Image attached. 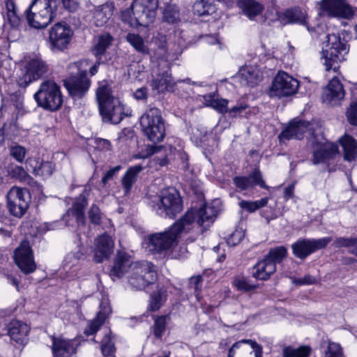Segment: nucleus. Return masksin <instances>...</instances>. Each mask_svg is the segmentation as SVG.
<instances>
[{
  "mask_svg": "<svg viewBox=\"0 0 357 357\" xmlns=\"http://www.w3.org/2000/svg\"><path fill=\"white\" fill-rule=\"evenodd\" d=\"M63 6L70 11L75 10L78 4V0H61Z\"/></svg>",
  "mask_w": 357,
  "mask_h": 357,
  "instance_id": "64",
  "label": "nucleus"
},
{
  "mask_svg": "<svg viewBox=\"0 0 357 357\" xmlns=\"http://www.w3.org/2000/svg\"><path fill=\"white\" fill-rule=\"evenodd\" d=\"M26 164L28 169L36 176L45 178L50 176L54 171V164L50 161H43L39 158H29Z\"/></svg>",
  "mask_w": 357,
  "mask_h": 357,
  "instance_id": "23",
  "label": "nucleus"
},
{
  "mask_svg": "<svg viewBox=\"0 0 357 357\" xmlns=\"http://www.w3.org/2000/svg\"><path fill=\"white\" fill-rule=\"evenodd\" d=\"M121 21L128 24L130 27H137V17L136 15L135 9L134 8V2L129 7L121 12L120 15Z\"/></svg>",
  "mask_w": 357,
  "mask_h": 357,
  "instance_id": "44",
  "label": "nucleus"
},
{
  "mask_svg": "<svg viewBox=\"0 0 357 357\" xmlns=\"http://www.w3.org/2000/svg\"><path fill=\"white\" fill-rule=\"evenodd\" d=\"M25 70L31 75L33 79L38 80L47 73L49 66L40 56H34L27 61Z\"/></svg>",
  "mask_w": 357,
  "mask_h": 357,
  "instance_id": "30",
  "label": "nucleus"
},
{
  "mask_svg": "<svg viewBox=\"0 0 357 357\" xmlns=\"http://www.w3.org/2000/svg\"><path fill=\"white\" fill-rule=\"evenodd\" d=\"M127 42L139 53L149 54L150 52L145 45L144 39L138 34L129 33L126 36Z\"/></svg>",
  "mask_w": 357,
  "mask_h": 357,
  "instance_id": "41",
  "label": "nucleus"
},
{
  "mask_svg": "<svg viewBox=\"0 0 357 357\" xmlns=\"http://www.w3.org/2000/svg\"><path fill=\"white\" fill-rule=\"evenodd\" d=\"M281 20L284 23L305 24V15L299 8H292L286 10L281 16Z\"/></svg>",
  "mask_w": 357,
  "mask_h": 357,
  "instance_id": "39",
  "label": "nucleus"
},
{
  "mask_svg": "<svg viewBox=\"0 0 357 357\" xmlns=\"http://www.w3.org/2000/svg\"><path fill=\"white\" fill-rule=\"evenodd\" d=\"M233 284L234 287L240 291H248L255 289V286L254 284H250L248 280L243 278H235Z\"/></svg>",
  "mask_w": 357,
  "mask_h": 357,
  "instance_id": "56",
  "label": "nucleus"
},
{
  "mask_svg": "<svg viewBox=\"0 0 357 357\" xmlns=\"http://www.w3.org/2000/svg\"><path fill=\"white\" fill-rule=\"evenodd\" d=\"M112 41L113 37L109 33H103L94 38L91 52L98 60L101 59Z\"/></svg>",
  "mask_w": 357,
  "mask_h": 357,
  "instance_id": "32",
  "label": "nucleus"
},
{
  "mask_svg": "<svg viewBox=\"0 0 357 357\" xmlns=\"http://www.w3.org/2000/svg\"><path fill=\"white\" fill-rule=\"evenodd\" d=\"M276 271V267L273 261L266 257L261 261H258L252 270V275L257 279L266 280L270 278Z\"/></svg>",
  "mask_w": 357,
  "mask_h": 357,
  "instance_id": "29",
  "label": "nucleus"
},
{
  "mask_svg": "<svg viewBox=\"0 0 357 357\" xmlns=\"http://www.w3.org/2000/svg\"><path fill=\"white\" fill-rule=\"evenodd\" d=\"M216 215L215 208L206 204L199 209L188 211L169 229L149 235L144 239L146 249L152 253L165 254L177 245L180 235L188 232L193 223L202 227V231H204L213 223Z\"/></svg>",
  "mask_w": 357,
  "mask_h": 357,
  "instance_id": "1",
  "label": "nucleus"
},
{
  "mask_svg": "<svg viewBox=\"0 0 357 357\" xmlns=\"http://www.w3.org/2000/svg\"><path fill=\"white\" fill-rule=\"evenodd\" d=\"M56 10V0H33L26 10V17L32 27L44 29L52 21Z\"/></svg>",
  "mask_w": 357,
  "mask_h": 357,
  "instance_id": "3",
  "label": "nucleus"
},
{
  "mask_svg": "<svg viewBox=\"0 0 357 357\" xmlns=\"http://www.w3.org/2000/svg\"><path fill=\"white\" fill-rule=\"evenodd\" d=\"M312 135L310 142L314 147L316 145L318 146L317 149L313 151L312 163L314 165L327 162L338 153L337 144L328 142H317L314 133H312Z\"/></svg>",
  "mask_w": 357,
  "mask_h": 357,
  "instance_id": "16",
  "label": "nucleus"
},
{
  "mask_svg": "<svg viewBox=\"0 0 357 357\" xmlns=\"http://www.w3.org/2000/svg\"><path fill=\"white\" fill-rule=\"evenodd\" d=\"M238 77L242 85L253 87L261 82L262 73L256 66L246 65L239 70Z\"/></svg>",
  "mask_w": 357,
  "mask_h": 357,
  "instance_id": "24",
  "label": "nucleus"
},
{
  "mask_svg": "<svg viewBox=\"0 0 357 357\" xmlns=\"http://www.w3.org/2000/svg\"><path fill=\"white\" fill-rule=\"evenodd\" d=\"M189 79L183 80H178L175 82L173 80L172 75L169 72V67L167 64L164 69L158 70V73L152 80L151 86L158 93H163L165 91H174L177 83L180 82H190Z\"/></svg>",
  "mask_w": 357,
  "mask_h": 357,
  "instance_id": "17",
  "label": "nucleus"
},
{
  "mask_svg": "<svg viewBox=\"0 0 357 357\" xmlns=\"http://www.w3.org/2000/svg\"><path fill=\"white\" fill-rule=\"evenodd\" d=\"M34 99L39 107L50 111L59 109L63 103L59 86L54 81L47 80L41 83Z\"/></svg>",
  "mask_w": 357,
  "mask_h": 357,
  "instance_id": "6",
  "label": "nucleus"
},
{
  "mask_svg": "<svg viewBox=\"0 0 357 357\" xmlns=\"http://www.w3.org/2000/svg\"><path fill=\"white\" fill-rule=\"evenodd\" d=\"M207 106L213 107L219 113L225 114L228 112V100L223 98H215L214 95L208 94L204 96Z\"/></svg>",
  "mask_w": 357,
  "mask_h": 357,
  "instance_id": "42",
  "label": "nucleus"
},
{
  "mask_svg": "<svg viewBox=\"0 0 357 357\" xmlns=\"http://www.w3.org/2000/svg\"><path fill=\"white\" fill-rule=\"evenodd\" d=\"M215 10V0H197L192 6L194 15L199 17L212 15Z\"/></svg>",
  "mask_w": 357,
  "mask_h": 357,
  "instance_id": "37",
  "label": "nucleus"
},
{
  "mask_svg": "<svg viewBox=\"0 0 357 357\" xmlns=\"http://www.w3.org/2000/svg\"><path fill=\"white\" fill-rule=\"evenodd\" d=\"M298 82L284 72L279 73L273 79L270 96L281 98L294 94L298 89Z\"/></svg>",
  "mask_w": 357,
  "mask_h": 357,
  "instance_id": "12",
  "label": "nucleus"
},
{
  "mask_svg": "<svg viewBox=\"0 0 357 357\" xmlns=\"http://www.w3.org/2000/svg\"><path fill=\"white\" fill-rule=\"evenodd\" d=\"M293 282L296 285L312 284L316 282V278L310 275H307L303 278L294 279Z\"/></svg>",
  "mask_w": 357,
  "mask_h": 357,
  "instance_id": "60",
  "label": "nucleus"
},
{
  "mask_svg": "<svg viewBox=\"0 0 357 357\" xmlns=\"http://www.w3.org/2000/svg\"><path fill=\"white\" fill-rule=\"evenodd\" d=\"M167 296V290L164 287H158L150 294L148 310L153 312L158 310L165 303Z\"/></svg>",
  "mask_w": 357,
  "mask_h": 357,
  "instance_id": "36",
  "label": "nucleus"
},
{
  "mask_svg": "<svg viewBox=\"0 0 357 357\" xmlns=\"http://www.w3.org/2000/svg\"><path fill=\"white\" fill-rule=\"evenodd\" d=\"M14 259L16 264L24 273L29 274L35 271L36 265L28 241L21 243L15 249Z\"/></svg>",
  "mask_w": 357,
  "mask_h": 357,
  "instance_id": "15",
  "label": "nucleus"
},
{
  "mask_svg": "<svg viewBox=\"0 0 357 357\" xmlns=\"http://www.w3.org/2000/svg\"><path fill=\"white\" fill-rule=\"evenodd\" d=\"M98 109L102 121L113 124L119 123L124 116H128L124 105L112 95L111 89L106 83H101L96 90Z\"/></svg>",
  "mask_w": 357,
  "mask_h": 357,
  "instance_id": "2",
  "label": "nucleus"
},
{
  "mask_svg": "<svg viewBox=\"0 0 357 357\" xmlns=\"http://www.w3.org/2000/svg\"><path fill=\"white\" fill-rule=\"evenodd\" d=\"M157 280L154 265L149 261L135 263L128 277V284L133 290H144Z\"/></svg>",
  "mask_w": 357,
  "mask_h": 357,
  "instance_id": "8",
  "label": "nucleus"
},
{
  "mask_svg": "<svg viewBox=\"0 0 357 357\" xmlns=\"http://www.w3.org/2000/svg\"><path fill=\"white\" fill-rule=\"evenodd\" d=\"M9 151L10 155L19 162H22L24 160L26 153V149L16 143L10 146Z\"/></svg>",
  "mask_w": 357,
  "mask_h": 357,
  "instance_id": "51",
  "label": "nucleus"
},
{
  "mask_svg": "<svg viewBox=\"0 0 357 357\" xmlns=\"http://www.w3.org/2000/svg\"><path fill=\"white\" fill-rule=\"evenodd\" d=\"M113 3H105L96 7L93 12V23L97 26L105 25L113 15Z\"/></svg>",
  "mask_w": 357,
  "mask_h": 357,
  "instance_id": "33",
  "label": "nucleus"
},
{
  "mask_svg": "<svg viewBox=\"0 0 357 357\" xmlns=\"http://www.w3.org/2000/svg\"><path fill=\"white\" fill-rule=\"evenodd\" d=\"M94 245L93 260L96 263H101L112 253L114 243L111 236L104 234L96 238Z\"/></svg>",
  "mask_w": 357,
  "mask_h": 357,
  "instance_id": "19",
  "label": "nucleus"
},
{
  "mask_svg": "<svg viewBox=\"0 0 357 357\" xmlns=\"http://www.w3.org/2000/svg\"><path fill=\"white\" fill-rule=\"evenodd\" d=\"M141 165H135L130 167L121 179V183L125 194H128L132 187L133 183L136 181L138 174L142 170Z\"/></svg>",
  "mask_w": 357,
  "mask_h": 357,
  "instance_id": "38",
  "label": "nucleus"
},
{
  "mask_svg": "<svg viewBox=\"0 0 357 357\" xmlns=\"http://www.w3.org/2000/svg\"><path fill=\"white\" fill-rule=\"evenodd\" d=\"M132 259L125 252L118 251L111 269V275L118 278L123 277L131 268Z\"/></svg>",
  "mask_w": 357,
  "mask_h": 357,
  "instance_id": "26",
  "label": "nucleus"
},
{
  "mask_svg": "<svg viewBox=\"0 0 357 357\" xmlns=\"http://www.w3.org/2000/svg\"><path fill=\"white\" fill-rule=\"evenodd\" d=\"M325 47H323L321 59H324L326 70L339 69V62L344 59V56L348 52L346 43L341 40L340 37L335 34H328Z\"/></svg>",
  "mask_w": 357,
  "mask_h": 357,
  "instance_id": "5",
  "label": "nucleus"
},
{
  "mask_svg": "<svg viewBox=\"0 0 357 357\" xmlns=\"http://www.w3.org/2000/svg\"><path fill=\"white\" fill-rule=\"evenodd\" d=\"M233 181L235 185L241 190H247L255 185H259L261 188H267L259 169H255L249 176H235Z\"/></svg>",
  "mask_w": 357,
  "mask_h": 357,
  "instance_id": "25",
  "label": "nucleus"
},
{
  "mask_svg": "<svg viewBox=\"0 0 357 357\" xmlns=\"http://www.w3.org/2000/svg\"><path fill=\"white\" fill-rule=\"evenodd\" d=\"M238 6L250 20H253L264 10L263 6L255 0H239Z\"/></svg>",
  "mask_w": 357,
  "mask_h": 357,
  "instance_id": "34",
  "label": "nucleus"
},
{
  "mask_svg": "<svg viewBox=\"0 0 357 357\" xmlns=\"http://www.w3.org/2000/svg\"><path fill=\"white\" fill-rule=\"evenodd\" d=\"M140 126L144 136L151 142H160L165 135V123L160 111L156 107L149 108L140 118Z\"/></svg>",
  "mask_w": 357,
  "mask_h": 357,
  "instance_id": "4",
  "label": "nucleus"
},
{
  "mask_svg": "<svg viewBox=\"0 0 357 357\" xmlns=\"http://www.w3.org/2000/svg\"><path fill=\"white\" fill-rule=\"evenodd\" d=\"M287 253V249L284 246H279L271 249L268 254L265 257L273 261L276 267V264L280 263L286 257Z\"/></svg>",
  "mask_w": 357,
  "mask_h": 357,
  "instance_id": "47",
  "label": "nucleus"
},
{
  "mask_svg": "<svg viewBox=\"0 0 357 357\" xmlns=\"http://www.w3.org/2000/svg\"><path fill=\"white\" fill-rule=\"evenodd\" d=\"M87 204L86 197L83 195H80L73 204L72 208L68 209L66 213L63 216V219L66 222V225H73V222H71L73 218L75 219L78 225H85L84 210Z\"/></svg>",
  "mask_w": 357,
  "mask_h": 357,
  "instance_id": "20",
  "label": "nucleus"
},
{
  "mask_svg": "<svg viewBox=\"0 0 357 357\" xmlns=\"http://www.w3.org/2000/svg\"><path fill=\"white\" fill-rule=\"evenodd\" d=\"M158 0H135L134 8L137 17V24L148 26L156 16Z\"/></svg>",
  "mask_w": 357,
  "mask_h": 357,
  "instance_id": "14",
  "label": "nucleus"
},
{
  "mask_svg": "<svg viewBox=\"0 0 357 357\" xmlns=\"http://www.w3.org/2000/svg\"><path fill=\"white\" fill-rule=\"evenodd\" d=\"M82 255L83 254L80 251L68 253L63 261L64 266H68L70 264H72L71 266H73L77 262Z\"/></svg>",
  "mask_w": 357,
  "mask_h": 357,
  "instance_id": "58",
  "label": "nucleus"
},
{
  "mask_svg": "<svg viewBox=\"0 0 357 357\" xmlns=\"http://www.w3.org/2000/svg\"><path fill=\"white\" fill-rule=\"evenodd\" d=\"M340 143L343 148L344 160H355L357 158V141L350 135H345L340 139Z\"/></svg>",
  "mask_w": 357,
  "mask_h": 357,
  "instance_id": "35",
  "label": "nucleus"
},
{
  "mask_svg": "<svg viewBox=\"0 0 357 357\" xmlns=\"http://www.w3.org/2000/svg\"><path fill=\"white\" fill-rule=\"evenodd\" d=\"M248 343L253 349L255 357H262L263 351L262 347L260 344H259L258 343L253 340H249L248 341Z\"/></svg>",
  "mask_w": 357,
  "mask_h": 357,
  "instance_id": "62",
  "label": "nucleus"
},
{
  "mask_svg": "<svg viewBox=\"0 0 357 357\" xmlns=\"http://www.w3.org/2000/svg\"><path fill=\"white\" fill-rule=\"evenodd\" d=\"M162 21L169 24H176L180 21V11L174 3L165 5L162 10Z\"/></svg>",
  "mask_w": 357,
  "mask_h": 357,
  "instance_id": "40",
  "label": "nucleus"
},
{
  "mask_svg": "<svg viewBox=\"0 0 357 357\" xmlns=\"http://www.w3.org/2000/svg\"><path fill=\"white\" fill-rule=\"evenodd\" d=\"M345 92L338 78L333 77L324 89L322 98L324 102L333 105L338 103L344 98Z\"/></svg>",
  "mask_w": 357,
  "mask_h": 357,
  "instance_id": "22",
  "label": "nucleus"
},
{
  "mask_svg": "<svg viewBox=\"0 0 357 357\" xmlns=\"http://www.w3.org/2000/svg\"><path fill=\"white\" fill-rule=\"evenodd\" d=\"M169 318L168 316H160L155 319L154 322V335L157 337H160L164 333L166 325L167 319Z\"/></svg>",
  "mask_w": 357,
  "mask_h": 357,
  "instance_id": "52",
  "label": "nucleus"
},
{
  "mask_svg": "<svg viewBox=\"0 0 357 357\" xmlns=\"http://www.w3.org/2000/svg\"><path fill=\"white\" fill-rule=\"evenodd\" d=\"M121 169V166L117 165L108 170L102 178L101 181L102 184L105 185L109 181L113 179V178L117 174Z\"/></svg>",
  "mask_w": 357,
  "mask_h": 357,
  "instance_id": "59",
  "label": "nucleus"
},
{
  "mask_svg": "<svg viewBox=\"0 0 357 357\" xmlns=\"http://www.w3.org/2000/svg\"><path fill=\"white\" fill-rule=\"evenodd\" d=\"M77 345L72 340L54 338L52 352L54 357H71L76 353Z\"/></svg>",
  "mask_w": 357,
  "mask_h": 357,
  "instance_id": "27",
  "label": "nucleus"
},
{
  "mask_svg": "<svg viewBox=\"0 0 357 357\" xmlns=\"http://www.w3.org/2000/svg\"><path fill=\"white\" fill-rule=\"evenodd\" d=\"M6 16L13 27H17L20 24V17L17 14L15 0H5Z\"/></svg>",
  "mask_w": 357,
  "mask_h": 357,
  "instance_id": "43",
  "label": "nucleus"
},
{
  "mask_svg": "<svg viewBox=\"0 0 357 357\" xmlns=\"http://www.w3.org/2000/svg\"><path fill=\"white\" fill-rule=\"evenodd\" d=\"M33 81H36V79H33L31 75L26 70V72L18 77L17 83L19 86L26 88Z\"/></svg>",
  "mask_w": 357,
  "mask_h": 357,
  "instance_id": "57",
  "label": "nucleus"
},
{
  "mask_svg": "<svg viewBox=\"0 0 357 357\" xmlns=\"http://www.w3.org/2000/svg\"><path fill=\"white\" fill-rule=\"evenodd\" d=\"M321 8L328 15L345 19H350L354 11L345 0H322Z\"/></svg>",
  "mask_w": 357,
  "mask_h": 357,
  "instance_id": "18",
  "label": "nucleus"
},
{
  "mask_svg": "<svg viewBox=\"0 0 357 357\" xmlns=\"http://www.w3.org/2000/svg\"><path fill=\"white\" fill-rule=\"evenodd\" d=\"M267 197L262 198L257 201L242 200L239 202V206L248 213H253L255 211L265 206L268 203Z\"/></svg>",
  "mask_w": 357,
  "mask_h": 357,
  "instance_id": "46",
  "label": "nucleus"
},
{
  "mask_svg": "<svg viewBox=\"0 0 357 357\" xmlns=\"http://www.w3.org/2000/svg\"><path fill=\"white\" fill-rule=\"evenodd\" d=\"M29 332V327L22 321H15L10 324L8 335L17 344L24 345L26 343Z\"/></svg>",
  "mask_w": 357,
  "mask_h": 357,
  "instance_id": "31",
  "label": "nucleus"
},
{
  "mask_svg": "<svg viewBox=\"0 0 357 357\" xmlns=\"http://www.w3.org/2000/svg\"><path fill=\"white\" fill-rule=\"evenodd\" d=\"M30 199L26 188L13 187L7 194V206L10 214L17 218L22 217L29 207Z\"/></svg>",
  "mask_w": 357,
  "mask_h": 357,
  "instance_id": "10",
  "label": "nucleus"
},
{
  "mask_svg": "<svg viewBox=\"0 0 357 357\" xmlns=\"http://www.w3.org/2000/svg\"><path fill=\"white\" fill-rule=\"evenodd\" d=\"M73 31L65 22H58L49 30V38L52 49L63 51L70 44Z\"/></svg>",
  "mask_w": 357,
  "mask_h": 357,
  "instance_id": "13",
  "label": "nucleus"
},
{
  "mask_svg": "<svg viewBox=\"0 0 357 357\" xmlns=\"http://www.w3.org/2000/svg\"><path fill=\"white\" fill-rule=\"evenodd\" d=\"M356 243H357V239H356L354 238L340 237V238H337L334 241L333 245L336 248H340L342 247H345V248L354 247L355 248Z\"/></svg>",
  "mask_w": 357,
  "mask_h": 357,
  "instance_id": "55",
  "label": "nucleus"
},
{
  "mask_svg": "<svg viewBox=\"0 0 357 357\" xmlns=\"http://www.w3.org/2000/svg\"><path fill=\"white\" fill-rule=\"evenodd\" d=\"M10 174L13 178L28 184L33 181V179L28 174L26 171L20 166L14 167L10 170Z\"/></svg>",
  "mask_w": 357,
  "mask_h": 357,
  "instance_id": "49",
  "label": "nucleus"
},
{
  "mask_svg": "<svg viewBox=\"0 0 357 357\" xmlns=\"http://www.w3.org/2000/svg\"><path fill=\"white\" fill-rule=\"evenodd\" d=\"M152 207L160 215L174 218L182 211L183 204L178 192L171 188L162 192L160 197L153 200Z\"/></svg>",
  "mask_w": 357,
  "mask_h": 357,
  "instance_id": "9",
  "label": "nucleus"
},
{
  "mask_svg": "<svg viewBox=\"0 0 357 357\" xmlns=\"http://www.w3.org/2000/svg\"><path fill=\"white\" fill-rule=\"evenodd\" d=\"M311 131V124L306 121L294 120L289 126L284 129L280 135V140L282 139H301L303 137V135Z\"/></svg>",
  "mask_w": 357,
  "mask_h": 357,
  "instance_id": "21",
  "label": "nucleus"
},
{
  "mask_svg": "<svg viewBox=\"0 0 357 357\" xmlns=\"http://www.w3.org/2000/svg\"><path fill=\"white\" fill-rule=\"evenodd\" d=\"M88 216L90 222L93 225H100L102 218V214L99 207L96 204H92L88 212Z\"/></svg>",
  "mask_w": 357,
  "mask_h": 357,
  "instance_id": "53",
  "label": "nucleus"
},
{
  "mask_svg": "<svg viewBox=\"0 0 357 357\" xmlns=\"http://www.w3.org/2000/svg\"><path fill=\"white\" fill-rule=\"evenodd\" d=\"M310 354L309 347H300L294 348L286 347L282 350V357H308Z\"/></svg>",
  "mask_w": 357,
  "mask_h": 357,
  "instance_id": "45",
  "label": "nucleus"
},
{
  "mask_svg": "<svg viewBox=\"0 0 357 357\" xmlns=\"http://www.w3.org/2000/svg\"><path fill=\"white\" fill-rule=\"evenodd\" d=\"M346 116L351 125L357 126V100L350 103L346 112Z\"/></svg>",
  "mask_w": 357,
  "mask_h": 357,
  "instance_id": "54",
  "label": "nucleus"
},
{
  "mask_svg": "<svg viewBox=\"0 0 357 357\" xmlns=\"http://www.w3.org/2000/svg\"><path fill=\"white\" fill-rule=\"evenodd\" d=\"M332 241L331 237L319 239L300 238L291 245L293 254L300 259H305L315 251L324 248Z\"/></svg>",
  "mask_w": 357,
  "mask_h": 357,
  "instance_id": "11",
  "label": "nucleus"
},
{
  "mask_svg": "<svg viewBox=\"0 0 357 357\" xmlns=\"http://www.w3.org/2000/svg\"><path fill=\"white\" fill-rule=\"evenodd\" d=\"M90 64L89 59H83L70 64V68L77 69V74L65 80L64 85L73 97L82 98L89 90L91 82L86 77V67Z\"/></svg>",
  "mask_w": 357,
  "mask_h": 357,
  "instance_id": "7",
  "label": "nucleus"
},
{
  "mask_svg": "<svg viewBox=\"0 0 357 357\" xmlns=\"http://www.w3.org/2000/svg\"><path fill=\"white\" fill-rule=\"evenodd\" d=\"M135 98L138 100H144L147 98V89L142 87L137 89L134 93Z\"/></svg>",
  "mask_w": 357,
  "mask_h": 357,
  "instance_id": "63",
  "label": "nucleus"
},
{
  "mask_svg": "<svg viewBox=\"0 0 357 357\" xmlns=\"http://www.w3.org/2000/svg\"><path fill=\"white\" fill-rule=\"evenodd\" d=\"M111 313V308L106 302H102L100 304V310L97 314L96 317L89 323L84 331V333L89 336L94 335L104 324L107 317Z\"/></svg>",
  "mask_w": 357,
  "mask_h": 357,
  "instance_id": "28",
  "label": "nucleus"
},
{
  "mask_svg": "<svg viewBox=\"0 0 357 357\" xmlns=\"http://www.w3.org/2000/svg\"><path fill=\"white\" fill-rule=\"evenodd\" d=\"M248 108V105L238 103L231 109H228V113L232 117H235L238 114H241L243 111Z\"/></svg>",
  "mask_w": 357,
  "mask_h": 357,
  "instance_id": "61",
  "label": "nucleus"
},
{
  "mask_svg": "<svg viewBox=\"0 0 357 357\" xmlns=\"http://www.w3.org/2000/svg\"><path fill=\"white\" fill-rule=\"evenodd\" d=\"M101 351L105 357H113L115 353L114 343L109 334H106L101 342Z\"/></svg>",
  "mask_w": 357,
  "mask_h": 357,
  "instance_id": "48",
  "label": "nucleus"
},
{
  "mask_svg": "<svg viewBox=\"0 0 357 357\" xmlns=\"http://www.w3.org/2000/svg\"><path fill=\"white\" fill-rule=\"evenodd\" d=\"M324 357H344L343 350L338 343L329 341L324 352Z\"/></svg>",
  "mask_w": 357,
  "mask_h": 357,
  "instance_id": "50",
  "label": "nucleus"
}]
</instances>
